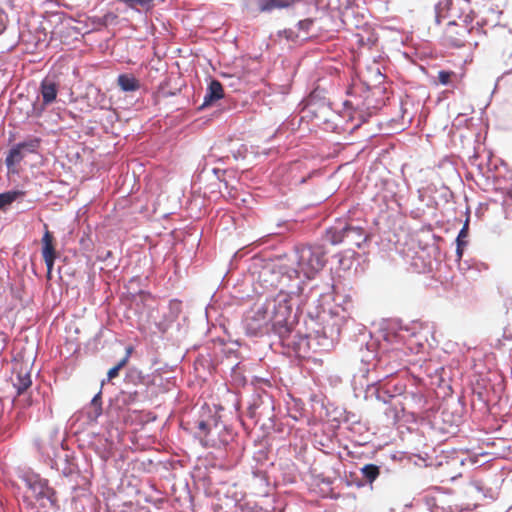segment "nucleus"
I'll list each match as a JSON object with an SVG mask.
<instances>
[{"instance_id":"nucleus-1","label":"nucleus","mask_w":512,"mask_h":512,"mask_svg":"<svg viewBox=\"0 0 512 512\" xmlns=\"http://www.w3.org/2000/svg\"><path fill=\"white\" fill-rule=\"evenodd\" d=\"M289 292L280 291L275 297L266 299L264 305L271 318L273 336L279 343L300 358H306L310 352H328L332 350L340 335V326L336 319L325 310L316 315L308 312L304 321L305 331H301L296 322L297 313H293L298 305L296 294L301 296L295 286L290 285ZM305 297V295H302Z\"/></svg>"},{"instance_id":"nucleus-2","label":"nucleus","mask_w":512,"mask_h":512,"mask_svg":"<svg viewBox=\"0 0 512 512\" xmlns=\"http://www.w3.org/2000/svg\"><path fill=\"white\" fill-rule=\"evenodd\" d=\"M326 253L322 244H302L295 247L297 268H289L288 273H291L294 278L292 287L295 286L300 295H305L306 301L316 302L324 295V291H320L317 284L309 285L302 280L301 276L308 281H313L327 262Z\"/></svg>"},{"instance_id":"nucleus-3","label":"nucleus","mask_w":512,"mask_h":512,"mask_svg":"<svg viewBox=\"0 0 512 512\" xmlns=\"http://www.w3.org/2000/svg\"><path fill=\"white\" fill-rule=\"evenodd\" d=\"M196 434L205 446H226L233 439V432L217 414L208 415L196 422Z\"/></svg>"},{"instance_id":"nucleus-4","label":"nucleus","mask_w":512,"mask_h":512,"mask_svg":"<svg viewBox=\"0 0 512 512\" xmlns=\"http://www.w3.org/2000/svg\"><path fill=\"white\" fill-rule=\"evenodd\" d=\"M369 235L359 225L339 221L328 227L324 239L332 245L344 244L348 247L361 248L367 242Z\"/></svg>"},{"instance_id":"nucleus-5","label":"nucleus","mask_w":512,"mask_h":512,"mask_svg":"<svg viewBox=\"0 0 512 512\" xmlns=\"http://www.w3.org/2000/svg\"><path fill=\"white\" fill-rule=\"evenodd\" d=\"M242 326L249 337H263L272 334L271 318L263 304L255 305L244 316Z\"/></svg>"},{"instance_id":"nucleus-6","label":"nucleus","mask_w":512,"mask_h":512,"mask_svg":"<svg viewBox=\"0 0 512 512\" xmlns=\"http://www.w3.org/2000/svg\"><path fill=\"white\" fill-rule=\"evenodd\" d=\"M35 445L38 451L49 459L51 468L60 471L65 477H69L76 472L77 466L74 459L68 452L64 451L62 445L61 449L57 446L48 447L40 441H36Z\"/></svg>"},{"instance_id":"nucleus-7","label":"nucleus","mask_w":512,"mask_h":512,"mask_svg":"<svg viewBox=\"0 0 512 512\" xmlns=\"http://www.w3.org/2000/svg\"><path fill=\"white\" fill-rule=\"evenodd\" d=\"M371 370L369 367H364L359 370V377L366 378V382H360L362 386H366L365 399H372L387 404L394 398L391 392L386 391V384L378 377L370 379Z\"/></svg>"},{"instance_id":"nucleus-8","label":"nucleus","mask_w":512,"mask_h":512,"mask_svg":"<svg viewBox=\"0 0 512 512\" xmlns=\"http://www.w3.org/2000/svg\"><path fill=\"white\" fill-rule=\"evenodd\" d=\"M289 267L287 266H276V265H265L259 271V281L266 288L278 287L279 285H286L288 282L294 284V278L291 273H288Z\"/></svg>"},{"instance_id":"nucleus-9","label":"nucleus","mask_w":512,"mask_h":512,"mask_svg":"<svg viewBox=\"0 0 512 512\" xmlns=\"http://www.w3.org/2000/svg\"><path fill=\"white\" fill-rule=\"evenodd\" d=\"M19 478L24 483L25 487L32 493L31 499L33 501H37L40 497L44 498L51 493L56 492L55 489L50 486L49 481L37 473L30 471L23 472Z\"/></svg>"},{"instance_id":"nucleus-10","label":"nucleus","mask_w":512,"mask_h":512,"mask_svg":"<svg viewBox=\"0 0 512 512\" xmlns=\"http://www.w3.org/2000/svg\"><path fill=\"white\" fill-rule=\"evenodd\" d=\"M473 27H468L466 24H459L455 21L449 22V26L445 32V42L447 45L454 48H461L468 42V36Z\"/></svg>"},{"instance_id":"nucleus-11","label":"nucleus","mask_w":512,"mask_h":512,"mask_svg":"<svg viewBox=\"0 0 512 512\" xmlns=\"http://www.w3.org/2000/svg\"><path fill=\"white\" fill-rule=\"evenodd\" d=\"M418 324L413 323L412 326L400 327L399 331L396 333L388 332L385 335V340L390 344H399L403 341H409L410 345L416 344L418 346H423V337L417 332Z\"/></svg>"},{"instance_id":"nucleus-12","label":"nucleus","mask_w":512,"mask_h":512,"mask_svg":"<svg viewBox=\"0 0 512 512\" xmlns=\"http://www.w3.org/2000/svg\"><path fill=\"white\" fill-rule=\"evenodd\" d=\"M295 0H243V8L251 14L271 12L291 6Z\"/></svg>"},{"instance_id":"nucleus-13","label":"nucleus","mask_w":512,"mask_h":512,"mask_svg":"<svg viewBox=\"0 0 512 512\" xmlns=\"http://www.w3.org/2000/svg\"><path fill=\"white\" fill-rule=\"evenodd\" d=\"M445 6H449L451 17H457L463 24L469 25L473 22L475 12L470 0H445Z\"/></svg>"},{"instance_id":"nucleus-14","label":"nucleus","mask_w":512,"mask_h":512,"mask_svg":"<svg viewBox=\"0 0 512 512\" xmlns=\"http://www.w3.org/2000/svg\"><path fill=\"white\" fill-rule=\"evenodd\" d=\"M23 503L27 509L34 512H58L60 509L57 493H51L46 497H40L39 500L33 501L30 496H23Z\"/></svg>"},{"instance_id":"nucleus-15","label":"nucleus","mask_w":512,"mask_h":512,"mask_svg":"<svg viewBox=\"0 0 512 512\" xmlns=\"http://www.w3.org/2000/svg\"><path fill=\"white\" fill-rule=\"evenodd\" d=\"M394 367L387 369V373L383 376L386 384V391L391 392L393 397L400 396L406 392L407 385L403 378L399 375L393 376Z\"/></svg>"},{"instance_id":"nucleus-16","label":"nucleus","mask_w":512,"mask_h":512,"mask_svg":"<svg viewBox=\"0 0 512 512\" xmlns=\"http://www.w3.org/2000/svg\"><path fill=\"white\" fill-rule=\"evenodd\" d=\"M150 381V374H145L142 370L135 366H130L127 368L124 377V385L126 386V388L134 389L139 385H146Z\"/></svg>"},{"instance_id":"nucleus-17","label":"nucleus","mask_w":512,"mask_h":512,"mask_svg":"<svg viewBox=\"0 0 512 512\" xmlns=\"http://www.w3.org/2000/svg\"><path fill=\"white\" fill-rule=\"evenodd\" d=\"M223 97H224L223 85L221 84L220 81H218L216 79H211L208 84V87H207V90H206V93H205V96L203 99V103L200 105L199 110H203L204 108L213 105L216 101L222 99Z\"/></svg>"},{"instance_id":"nucleus-18","label":"nucleus","mask_w":512,"mask_h":512,"mask_svg":"<svg viewBox=\"0 0 512 512\" xmlns=\"http://www.w3.org/2000/svg\"><path fill=\"white\" fill-rule=\"evenodd\" d=\"M89 422H96L102 415V390L100 389L91 399L90 404L84 410Z\"/></svg>"},{"instance_id":"nucleus-19","label":"nucleus","mask_w":512,"mask_h":512,"mask_svg":"<svg viewBox=\"0 0 512 512\" xmlns=\"http://www.w3.org/2000/svg\"><path fill=\"white\" fill-rule=\"evenodd\" d=\"M314 24V20L311 18H307L304 20H300L296 27L297 32H294L292 29L287 31V38L290 40L299 39L301 41H304L309 38L310 35V29Z\"/></svg>"},{"instance_id":"nucleus-20","label":"nucleus","mask_w":512,"mask_h":512,"mask_svg":"<svg viewBox=\"0 0 512 512\" xmlns=\"http://www.w3.org/2000/svg\"><path fill=\"white\" fill-rule=\"evenodd\" d=\"M57 92L58 86L52 79L45 78L44 80H42L40 85V93L44 105L52 103L56 99Z\"/></svg>"},{"instance_id":"nucleus-21","label":"nucleus","mask_w":512,"mask_h":512,"mask_svg":"<svg viewBox=\"0 0 512 512\" xmlns=\"http://www.w3.org/2000/svg\"><path fill=\"white\" fill-rule=\"evenodd\" d=\"M360 472L363 476L364 481L358 480L356 482L357 487H363L366 484L371 485L380 475V467L378 465L369 463L365 464L360 468Z\"/></svg>"},{"instance_id":"nucleus-22","label":"nucleus","mask_w":512,"mask_h":512,"mask_svg":"<svg viewBox=\"0 0 512 512\" xmlns=\"http://www.w3.org/2000/svg\"><path fill=\"white\" fill-rule=\"evenodd\" d=\"M117 84L124 92H134L140 89L139 80L129 73L120 74L117 78Z\"/></svg>"},{"instance_id":"nucleus-23","label":"nucleus","mask_w":512,"mask_h":512,"mask_svg":"<svg viewBox=\"0 0 512 512\" xmlns=\"http://www.w3.org/2000/svg\"><path fill=\"white\" fill-rule=\"evenodd\" d=\"M32 384L31 374L27 370H20L15 379H13V386L20 395L25 392Z\"/></svg>"},{"instance_id":"nucleus-24","label":"nucleus","mask_w":512,"mask_h":512,"mask_svg":"<svg viewBox=\"0 0 512 512\" xmlns=\"http://www.w3.org/2000/svg\"><path fill=\"white\" fill-rule=\"evenodd\" d=\"M26 156V154L19 148L17 144L13 145L5 158V165L9 171H13L12 168L18 165Z\"/></svg>"},{"instance_id":"nucleus-25","label":"nucleus","mask_w":512,"mask_h":512,"mask_svg":"<svg viewBox=\"0 0 512 512\" xmlns=\"http://www.w3.org/2000/svg\"><path fill=\"white\" fill-rule=\"evenodd\" d=\"M140 397H141V393L134 392L133 389L127 388V389H123L120 391L119 396H118V401L123 406L142 404L139 401Z\"/></svg>"},{"instance_id":"nucleus-26","label":"nucleus","mask_w":512,"mask_h":512,"mask_svg":"<svg viewBox=\"0 0 512 512\" xmlns=\"http://www.w3.org/2000/svg\"><path fill=\"white\" fill-rule=\"evenodd\" d=\"M24 195L25 192L21 190H10L4 193H0V209H6V207L11 205L14 201L23 197Z\"/></svg>"},{"instance_id":"nucleus-27","label":"nucleus","mask_w":512,"mask_h":512,"mask_svg":"<svg viewBox=\"0 0 512 512\" xmlns=\"http://www.w3.org/2000/svg\"><path fill=\"white\" fill-rule=\"evenodd\" d=\"M16 144L25 154L35 153L40 147L41 139L36 136H29L25 140Z\"/></svg>"},{"instance_id":"nucleus-28","label":"nucleus","mask_w":512,"mask_h":512,"mask_svg":"<svg viewBox=\"0 0 512 512\" xmlns=\"http://www.w3.org/2000/svg\"><path fill=\"white\" fill-rule=\"evenodd\" d=\"M357 42L361 47H367L372 48L378 41V36L374 32H366L358 33L357 35Z\"/></svg>"},{"instance_id":"nucleus-29","label":"nucleus","mask_w":512,"mask_h":512,"mask_svg":"<svg viewBox=\"0 0 512 512\" xmlns=\"http://www.w3.org/2000/svg\"><path fill=\"white\" fill-rule=\"evenodd\" d=\"M334 301L343 311L349 312L353 308L352 296L350 294H343L339 291H334Z\"/></svg>"},{"instance_id":"nucleus-30","label":"nucleus","mask_w":512,"mask_h":512,"mask_svg":"<svg viewBox=\"0 0 512 512\" xmlns=\"http://www.w3.org/2000/svg\"><path fill=\"white\" fill-rule=\"evenodd\" d=\"M132 352V347H128L126 351V355L112 368L108 370L106 380L111 381L116 378L119 374V371L127 364L130 354Z\"/></svg>"},{"instance_id":"nucleus-31","label":"nucleus","mask_w":512,"mask_h":512,"mask_svg":"<svg viewBox=\"0 0 512 512\" xmlns=\"http://www.w3.org/2000/svg\"><path fill=\"white\" fill-rule=\"evenodd\" d=\"M154 386V379L151 376V381L146 385H139L138 387H135L133 390L134 392L141 393V397L139 398V401L141 403L149 402L153 398V393L150 392L151 388Z\"/></svg>"},{"instance_id":"nucleus-32","label":"nucleus","mask_w":512,"mask_h":512,"mask_svg":"<svg viewBox=\"0 0 512 512\" xmlns=\"http://www.w3.org/2000/svg\"><path fill=\"white\" fill-rule=\"evenodd\" d=\"M512 339V331L509 326H506L503 329V333L501 337L495 338L494 342L491 345L497 349H501L505 346L506 341H510Z\"/></svg>"},{"instance_id":"nucleus-33","label":"nucleus","mask_w":512,"mask_h":512,"mask_svg":"<svg viewBox=\"0 0 512 512\" xmlns=\"http://www.w3.org/2000/svg\"><path fill=\"white\" fill-rule=\"evenodd\" d=\"M469 221L470 217L467 216L462 228L460 229L456 237V244H458V246H466L468 244V242L465 239L468 237L469 234Z\"/></svg>"},{"instance_id":"nucleus-34","label":"nucleus","mask_w":512,"mask_h":512,"mask_svg":"<svg viewBox=\"0 0 512 512\" xmlns=\"http://www.w3.org/2000/svg\"><path fill=\"white\" fill-rule=\"evenodd\" d=\"M407 397H410L419 409L424 408L426 404V398L421 390L417 389L415 391H409L407 392L406 398Z\"/></svg>"},{"instance_id":"nucleus-35","label":"nucleus","mask_w":512,"mask_h":512,"mask_svg":"<svg viewBox=\"0 0 512 512\" xmlns=\"http://www.w3.org/2000/svg\"><path fill=\"white\" fill-rule=\"evenodd\" d=\"M231 376L239 385H245L247 383L246 377L241 372L240 363H236L231 367Z\"/></svg>"},{"instance_id":"nucleus-36","label":"nucleus","mask_w":512,"mask_h":512,"mask_svg":"<svg viewBox=\"0 0 512 512\" xmlns=\"http://www.w3.org/2000/svg\"><path fill=\"white\" fill-rule=\"evenodd\" d=\"M431 512H463L462 510H459L457 506H451V505H443L440 503H435L431 508Z\"/></svg>"},{"instance_id":"nucleus-37","label":"nucleus","mask_w":512,"mask_h":512,"mask_svg":"<svg viewBox=\"0 0 512 512\" xmlns=\"http://www.w3.org/2000/svg\"><path fill=\"white\" fill-rule=\"evenodd\" d=\"M510 76V71H505L501 76H499L495 82L493 93L497 90L502 89L503 87H508L509 81L508 77Z\"/></svg>"},{"instance_id":"nucleus-38","label":"nucleus","mask_w":512,"mask_h":512,"mask_svg":"<svg viewBox=\"0 0 512 512\" xmlns=\"http://www.w3.org/2000/svg\"><path fill=\"white\" fill-rule=\"evenodd\" d=\"M453 75V72L441 70L438 72V81L442 85H449L451 83V77Z\"/></svg>"},{"instance_id":"nucleus-39","label":"nucleus","mask_w":512,"mask_h":512,"mask_svg":"<svg viewBox=\"0 0 512 512\" xmlns=\"http://www.w3.org/2000/svg\"><path fill=\"white\" fill-rule=\"evenodd\" d=\"M42 256L44 260L49 261V258H56V251L54 248V245H48L45 247H42Z\"/></svg>"},{"instance_id":"nucleus-40","label":"nucleus","mask_w":512,"mask_h":512,"mask_svg":"<svg viewBox=\"0 0 512 512\" xmlns=\"http://www.w3.org/2000/svg\"><path fill=\"white\" fill-rule=\"evenodd\" d=\"M43 109V107H38V105L34 102L31 105V111H27V117H38L42 113Z\"/></svg>"},{"instance_id":"nucleus-41","label":"nucleus","mask_w":512,"mask_h":512,"mask_svg":"<svg viewBox=\"0 0 512 512\" xmlns=\"http://www.w3.org/2000/svg\"><path fill=\"white\" fill-rule=\"evenodd\" d=\"M8 17L4 10L0 9V34H2L7 26Z\"/></svg>"},{"instance_id":"nucleus-42","label":"nucleus","mask_w":512,"mask_h":512,"mask_svg":"<svg viewBox=\"0 0 512 512\" xmlns=\"http://www.w3.org/2000/svg\"><path fill=\"white\" fill-rule=\"evenodd\" d=\"M343 421L347 422V423H352V424L359 422V420L357 419V417L354 413L346 412V411H344Z\"/></svg>"},{"instance_id":"nucleus-43","label":"nucleus","mask_w":512,"mask_h":512,"mask_svg":"<svg viewBox=\"0 0 512 512\" xmlns=\"http://www.w3.org/2000/svg\"><path fill=\"white\" fill-rule=\"evenodd\" d=\"M53 244V236L49 231H46L42 237V247L52 245Z\"/></svg>"},{"instance_id":"nucleus-44","label":"nucleus","mask_w":512,"mask_h":512,"mask_svg":"<svg viewBox=\"0 0 512 512\" xmlns=\"http://www.w3.org/2000/svg\"><path fill=\"white\" fill-rule=\"evenodd\" d=\"M212 172L217 177V179L221 180V177L226 173V170L213 168Z\"/></svg>"},{"instance_id":"nucleus-45","label":"nucleus","mask_w":512,"mask_h":512,"mask_svg":"<svg viewBox=\"0 0 512 512\" xmlns=\"http://www.w3.org/2000/svg\"><path fill=\"white\" fill-rule=\"evenodd\" d=\"M502 206H503V211H504L505 217L508 218L510 211L508 209L509 204H508V199L507 198H505L503 200Z\"/></svg>"},{"instance_id":"nucleus-46","label":"nucleus","mask_w":512,"mask_h":512,"mask_svg":"<svg viewBox=\"0 0 512 512\" xmlns=\"http://www.w3.org/2000/svg\"><path fill=\"white\" fill-rule=\"evenodd\" d=\"M343 22L346 24V25H353L354 23H352V21H350V11H346L344 14H343Z\"/></svg>"},{"instance_id":"nucleus-47","label":"nucleus","mask_w":512,"mask_h":512,"mask_svg":"<svg viewBox=\"0 0 512 512\" xmlns=\"http://www.w3.org/2000/svg\"><path fill=\"white\" fill-rule=\"evenodd\" d=\"M232 156L235 160H239V159H243L244 158V154L241 152L240 149H238L237 151H233L232 152Z\"/></svg>"},{"instance_id":"nucleus-48","label":"nucleus","mask_w":512,"mask_h":512,"mask_svg":"<svg viewBox=\"0 0 512 512\" xmlns=\"http://www.w3.org/2000/svg\"><path fill=\"white\" fill-rule=\"evenodd\" d=\"M55 259L56 258H49V261L47 260H44L45 261V264H46V267L48 269V271L50 272L53 268V265H54V262H55Z\"/></svg>"},{"instance_id":"nucleus-49","label":"nucleus","mask_w":512,"mask_h":512,"mask_svg":"<svg viewBox=\"0 0 512 512\" xmlns=\"http://www.w3.org/2000/svg\"><path fill=\"white\" fill-rule=\"evenodd\" d=\"M344 105L348 108H352V109H358L359 108V104H355L353 103L352 101H349V100H346L344 102Z\"/></svg>"},{"instance_id":"nucleus-50","label":"nucleus","mask_w":512,"mask_h":512,"mask_svg":"<svg viewBox=\"0 0 512 512\" xmlns=\"http://www.w3.org/2000/svg\"><path fill=\"white\" fill-rule=\"evenodd\" d=\"M465 246H458V244H456V255L458 257V259H461L462 255H463V248Z\"/></svg>"},{"instance_id":"nucleus-51","label":"nucleus","mask_w":512,"mask_h":512,"mask_svg":"<svg viewBox=\"0 0 512 512\" xmlns=\"http://www.w3.org/2000/svg\"><path fill=\"white\" fill-rule=\"evenodd\" d=\"M387 361H386V356H381L378 360H377V363H374L372 366H373V369L376 367V365H382V364H386Z\"/></svg>"},{"instance_id":"nucleus-52","label":"nucleus","mask_w":512,"mask_h":512,"mask_svg":"<svg viewBox=\"0 0 512 512\" xmlns=\"http://www.w3.org/2000/svg\"><path fill=\"white\" fill-rule=\"evenodd\" d=\"M68 28L72 29V30H73L77 35H81V34H82V33H81V31H80V29H78V28H77V27H75V26H70V25H68Z\"/></svg>"},{"instance_id":"nucleus-53","label":"nucleus","mask_w":512,"mask_h":512,"mask_svg":"<svg viewBox=\"0 0 512 512\" xmlns=\"http://www.w3.org/2000/svg\"><path fill=\"white\" fill-rule=\"evenodd\" d=\"M225 159H228V156H226V157H220V158H218V159H217V161H218V162H223V163H224Z\"/></svg>"},{"instance_id":"nucleus-54","label":"nucleus","mask_w":512,"mask_h":512,"mask_svg":"<svg viewBox=\"0 0 512 512\" xmlns=\"http://www.w3.org/2000/svg\"><path fill=\"white\" fill-rule=\"evenodd\" d=\"M366 348H367L368 352L371 354V356L374 357L373 351L370 350V346L368 344H366Z\"/></svg>"},{"instance_id":"nucleus-55","label":"nucleus","mask_w":512,"mask_h":512,"mask_svg":"<svg viewBox=\"0 0 512 512\" xmlns=\"http://www.w3.org/2000/svg\"><path fill=\"white\" fill-rule=\"evenodd\" d=\"M107 382H108V381L106 380V378H105V379H103V380L101 381V388H100L101 390H102L103 386H104Z\"/></svg>"},{"instance_id":"nucleus-56","label":"nucleus","mask_w":512,"mask_h":512,"mask_svg":"<svg viewBox=\"0 0 512 512\" xmlns=\"http://www.w3.org/2000/svg\"><path fill=\"white\" fill-rule=\"evenodd\" d=\"M460 421H461V418L457 417V419L454 420L455 425L458 426Z\"/></svg>"},{"instance_id":"nucleus-57","label":"nucleus","mask_w":512,"mask_h":512,"mask_svg":"<svg viewBox=\"0 0 512 512\" xmlns=\"http://www.w3.org/2000/svg\"><path fill=\"white\" fill-rule=\"evenodd\" d=\"M507 197L508 198H511L512 197V192L510 189L507 190Z\"/></svg>"},{"instance_id":"nucleus-58","label":"nucleus","mask_w":512,"mask_h":512,"mask_svg":"<svg viewBox=\"0 0 512 512\" xmlns=\"http://www.w3.org/2000/svg\"><path fill=\"white\" fill-rule=\"evenodd\" d=\"M111 255H112V252H111V251H107V252H106L105 259H106L107 257H110Z\"/></svg>"},{"instance_id":"nucleus-59","label":"nucleus","mask_w":512,"mask_h":512,"mask_svg":"<svg viewBox=\"0 0 512 512\" xmlns=\"http://www.w3.org/2000/svg\"><path fill=\"white\" fill-rule=\"evenodd\" d=\"M362 362H364V363H365V365H368V366L370 365V364H369V362H368V359H364V358H362Z\"/></svg>"},{"instance_id":"nucleus-60","label":"nucleus","mask_w":512,"mask_h":512,"mask_svg":"<svg viewBox=\"0 0 512 512\" xmlns=\"http://www.w3.org/2000/svg\"><path fill=\"white\" fill-rule=\"evenodd\" d=\"M498 290H499V293L502 295L503 292H502V288L500 286L498 287Z\"/></svg>"},{"instance_id":"nucleus-61","label":"nucleus","mask_w":512,"mask_h":512,"mask_svg":"<svg viewBox=\"0 0 512 512\" xmlns=\"http://www.w3.org/2000/svg\"><path fill=\"white\" fill-rule=\"evenodd\" d=\"M251 411H250V414L253 415L254 414V410L252 408H250Z\"/></svg>"}]
</instances>
